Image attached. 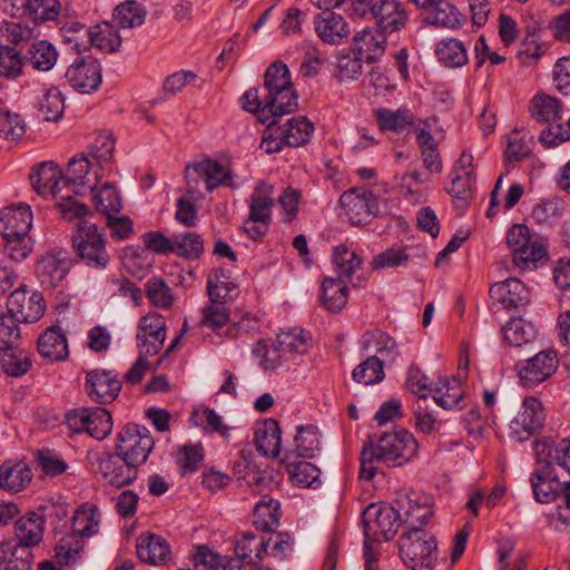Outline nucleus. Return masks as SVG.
I'll use <instances>...</instances> for the list:
<instances>
[{"instance_id": "nucleus-1", "label": "nucleus", "mask_w": 570, "mask_h": 570, "mask_svg": "<svg viewBox=\"0 0 570 570\" xmlns=\"http://www.w3.org/2000/svg\"><path fill=\"white\" fill-rule=\"evenodd\" d=\"M417 451V443L412 433L406 430H396L383 433L376 443L372 441L364 445L361 452L360 478L372 480L379 464L400 466L409 462Z\"/></svg>"}, {"instance_id": "nucleus-2", "label": "nucleus", "mask_w": 570, "mask_h": 570, "mask_svg": "<svg viewBox=\"0 0 570 570\" xmlns=\"http://www.w3.org/2000/svg\"><path fill=\"white\" fill-rule=\"evenodd\" d=\"M400 521L399 511L391 505L372 503L363 511L362 524L365 538L363 553L366 570H374L377 563V554L372 543H380L394 538Z\"/></svg>"}, {"instance_id": "nucleus-3", "label": "nucleus", "mask_w": 570, "mask_h": 570, "mask_svg": "<svg viewBox=\"0 0 570 570\" xmlns=\"http://www.w3.org/2000/svg\"><path fill=\"white\" fill-rule=\"evenodd\" d=\"M264 88L267 90L265 106L272 116L291 114L297 108V95L291 72L283 61L273 62L265 71Z\"/></svg>"}, {"instance_id": "nucleus-4", "label": "nucleus", "mask_w": 570, "mask_h": 570, "mask_svg": "<svg viewBox=\"0 0 570 570\" xmlns=\"http://www.w3.org/2000/svg\"><path fill=\"white\" fill-rule=\"evenodd\" d=\"M39 31L28 23L19 21L3 20L0 22V76L6 78H16L21 75L24 65L23 55L21 56L16 48L9 43L19 45L38 38Z\"/></svg>"}, {"instance_id": "nucleus-5", "label": "nucleus", "mask_w": 570, "mask_h": 570, "mask_svg": "<svg viewBox=\"0 0 570 570\" xmlns=\"http://www.w3.org/2000/svg\"><path fill=\"white\" fill-rule=\"evenodd\" d=\"M400 556L412 570H432L438 560V542L425 529L405 530L399 539Z\"/></svg>"}, {"instance_id": "nucleus-6", "label": "nucleus", "mask_w": 570, "mask_h": 570, "mask_svg": "<svg viewBox=\"0 0 570 570\" xmlns=\"http://www.w3.org/2000/svg\"><path fill=\"white\" fill-rule=\"evenodd\" d=\"M72 248L87 267L105 269L110 263V255L106 248V239L99 232L97 224L81 220L75 225L71 234Z\"/></svg>"}, {"instance_id": "nucleus-7", "label": "nucleus", "mask_w": 570, "mask_h": 570, "mask_svg": "<svg viewBox=\"0 0 570 570\" xmlns=\"http://www.w3.org/2000/svg\"><path fill=\"white\" fill-rule=\"evenodd\" d=\"M65 422L72 433H88L102 441L112 431V417L108 410L100 406L78 407L65 414Z\"/></svg>"}, {"instance_id": "nucleus-8", "label": "nucleus", "mask_w": 570, "mask_h": 570, "mask_svg": "<svg viewBox=\"0 0 570 570\" xmlns=\"http://www.w3.org/2000/svg\"><path fill=\"white\" fill-rule=\"evenodd\" d=\"M154 444L146 426L128 423L117 433L115 450L140 466L147 461Z\"/></svg>"}, {"instance_id": "nucleus-9", "label": "nucleus", "mask_w": 570, "mask_h": 570, "mask_svg": "<svg viewBox=\"0 0 570 570\" xmlns=\"http://www.w3.org/2000/svg\"><path fill=\"white\" fill-rule=\"evenodd\" d=\"M544 420L542 403L534 396H528L509 424V435L518 442L527 441L543 426Z\"/></svg>"}, {"instance_id": "nucleus-10", "label": "nucleus", "mask_w": 570, "mask_h": 570, "mask_svg": "<svg viewBox=\"0 0 570 570\" xmlns=\"http://www.w3.org/2000/svg\"><path fill=\"white\" fill-rule=\"evenodd\" d=\"M340 205L348 222L354 226L367 224L379 212L376 196L364 188H352L344 191L340 197Z\"/></svg>"}, {"instance_id": "nucleus-11", "label": "nucleus", "mask_w": 570, "mask_h": 570, "mask_svg": "<svg viewBox=\"0 0 570 570\" xmlns=\"http://www.w3.org/2000/svg\"><path fill=\"white\" fill-rule=\"evenodd\" d=\"M558 366L557 352L546 350L533 357L518 362L515 368L522 386L533 389L547 381L557 371Z\"/></svg>"}, {"instance_id": "nucleus-12", "label": "nucleus", "mask_w": 570, "mask_h": 570, "mask_svg": "<svg viewBox=\"0 0 570 570\" xmlns=\"http://www.w3.org/2000/svg\"><path fill=\"white\" fill-rule=\"evenodd\" d=\"M122 387V382L116 372L95 368L86 374L83 389L88 397L99 404L114 402Z\"/></svg>"}, {"instance_id": "nucleus-13", "label": "nucleus", "mask_w": 570, "mask_h": 570, "mask_svg": "<svg viewBox=\"0 0 570 570\" xmlns=\"http://www.w3.org/2000/svg\"><path fill=\"white\" fill-rule=\"evenodd\" d=\"M71 267L72 258L67 250H51L38 261L36 275L43 288L52 289L61 284Z\"/></svg>"}, {"instance_id": "nucleus-14", "label": "nucleus", "mask_w": 570, "mask_h": 570, "mask_svg": "<svg viewBox=\"0 0 570 570\" xmlns=\"http://www.w3.org/2000/svg\"><path fill=\"white\" fill-rule=\"evenodd\" d=\"M7 308L19 323L37 322L46 309L42 295L36 291H28L23 286L10 294Z\"/></svg>"}, {"instance_id": "nucleus-15", "label": "nucleus", "mask_w": 570, "mask_h": 570, "mask_svg": "<svg viewBox=\"0 0 570 570\" xmlns=\"http://www.w3.org/2000/svg\"><path fill=\"white\" fill-rule=\"evenodd\" d=\"M98 471L108 484L121 488L137 479L138 465L115 450L98 459Z\"/></svg>"}, {"instance_id": "nucleus-16", "label": "nucleus", "mask_w": 570, "mask_h": 570, "mask_svg": "<svg viewBox=\"0 0 570 570\" xmlns=\"http://www.w3.org/2000/svg\"><path fill=\"white\" fill-rule=\"evenodd\" d=\"M193 169L197 176L203 179L207 191H213L218 187L236 188L232 169L212 158H204L199 161L187 164L185 168V177L190 186L189 170Z\"/></svg>"}, {"instance_id": "nucleus-17", "label": "nucleus", "mask_w": 570, "mask_h": 570, "mask_svg": "<svg viewBox=\"0 0 570 570\" xmlns=\"http://www.w3.org/2000/svg\"><path fill=\"white\" fill-rule=\"evenodd\" d=\"M91 161L83 155L72 157L68 163L62 185L76 195L94 191L102 175L98 170L90 173Z\"/></svg>"}, {"instance_id": "nucleus-18", "label": "nucleus", "mask_w": 570, "mask_h": 570, "mask_svg": "<svg viewBox=\"0 0 570 570\" xmlns=\"http://www.w3.org/2000/svg\"><path fill=\"white\" fill-rule=\"evenodd\" d=\"M65 76L73 89L81 94H91L101 83V67L96 59L81 57L68 67Z\"/></svg>"}, {"instance_id": "nucleus-19", "label": "nucleus", "mask_w": 570, "mask_h": 570, "mask_svg": "<svg viewBox=\"0 0 570 570\" xmlns=\"http://www.w3.org/2000/svg\"><path fill=\"white\" fill-rule=\"evenodd\" d=\"M537 463L558 466L570 474V438L559 441L552 436H542L533 442Z\"/></svg>"}, {"instance_id": "nucleus-20", "label": "nucleus", "mask_w": 570, "mask_h": 570, "mask_svg": "<svg viewBox=\"0 0 570 570\" xmlns=\"http://www.w3.org/2000/svg\"><path fill=\"white\" fill-rule=\"evenodd\" d=\"M137 342L141 354L156 355L166 340V322L158 313H149L138 324Z\"/></svg>"}, {"instance_id": "nucleus-21", "label": "nucleus", "mask_w": 570, "mask_h": 570, "mask_svg": "<svg viewBox=\"0 0 570 570\" xmlns=\"http://www.w3.org/2000/svg\"><path fill=\"white\" fill-rule=\"evenodd\" d=\"M489 295L493 305L500 304L508 311L519 309L530 302L529 289L518 278H508L493 284L489 289Z\"/></svg>"}, {"instance_id": "nucleus-22", "label": "nucleus", "mask_w": 570, "mask_h": 570, "mask_svg": "<svg viewBox=\"0 0 570 570\" xmlns=\"http://www.w3.org/2000/svg\"><path fill=\"white\" fill-rule=\"evenodd\" d=\"M372 19L377 30L386 33L400 31L407 23L409 17L403 4L397 0H379Z\"/></svg>"}, {"instance_id": "nucleus-23", "label": "nucleus", "mask_w": 570, "mask_h": 570, "mask_svg": "<svg viewBox=\"0 0 570 570\" xmlns=\"http://www.w3.org/2000/svg\"><path fill=\"white\" fill-rule=\"evenodd\" d=\"M31 185L38 195L48 198L58 197L65 188L63 176L60 169L52 161L41 163L29 176Z\"/></svg>"}, {"instance_id": "nucleus-24", "label": "nucleus", "mask_w": 570, "mask_h": 570, "mask_svg": "<svg viewBox=\"0 0 570 570\" xmlns=\"http://www.w3.org/2000/svg\"><path fill=\"white\" fill-rule=\"evenodd\" d=\"M530 483L534 499L540 503H550L559 498L561 483L553 468L546 463H537Z\"/></svg>"}, {"instance_id": "nucleus-25", "label": "nucleus", "mask_w": 570, "mask_h": 570, "mask_svg": "<svg viewBox=\"0 0 570 570\" xmlns=\"http://www.w3.org/2000/svg\"><path fill=\"white\" fill-rule=\"evenodd\" d=\"M32 226L31 208L27 204L10 206L0 212V234L2 236H24Z\"/></svg>"}, {"instance_id": "nucleus-26", "label": "nucleus", "mask_w": 570, "mask_h": 570, "mask_svg": "<svg viewBox=\"0 0 570 570\" xmlns=\"http://www.w3.org/2000/svg\"><path fill=\"white\" fill-rule=\"evenodd\" d=\"M417 8L428 12L431 24L454 28L460 24L461 13L449 0H411Z\"/></svg>"}, {"instance_id": "nucleus-27", "label": "nucleus", "mask_w": 570, "mask_h": 570, "mask_svg": "<svg viewBox=\"0 0 570 570\" xmlns=\"http://www.w3.org/2000/svg\"><path fill=\"white\" fill-rule=\"evenodd\" d=\"M136 551L140 561L153 566L166 564L171 556L167 540L153 533L138 537Z\"/></svg>"}, {"instance_id": "nucleus-28", "label": "nucleus", "mask_w": 570, "mask_h": 570, "mask_svg": "<svg viewBox=\"0 0 570 570\" xmlns=\"http://www.w3.org/2000/svg\"><path fill=\"white\" fill-rule=\"evenodd\" d=\"M362 348L366 352L373 350V355H379L383 367L394 364L400 356L396 341L381 330L366 332L362 338Z\"/></svg>"}, {"instance_id": "nucleus-29", "label": "nucleus", "mask_w": 570, "mask_h": 570, "mask_svg": "<svg viewBox=\"0 0 570 570\" xmlns=\"http://www.w3.org/2000/svg\"><path fill=\"white\" fill-rule=\"evenodd\" d=\"M314 24L317 36L326 43H341L350 36V28L345 19L332 10L318 13Z\"/></svg>"}, {"instance_id": "nucleus-30", "label": "nucleus", "mask_w": 570, "mask_h": 570, "mask_svg": "<svg viewBox=\"0 0 570 570\" xmlns=\"http://www.w3.org/2000/svg\"><path fill=\"white\" fill-rule=\"evenodd\" d=\"M386 37L383 32L364 29L354 37L353 52L367 63L377 61L385 52Z\"/></svg>"}, {"instance_id": "nucleus-31", "label": "nucleus", "mask_w": 570, "mask_h": 570, "mask_svg": "<svg viewBox=\"0 0 570 570\" xmlns=\"http://www.w3.org/2000/svg\"><path fill=\"white\" fill-rule=\"evenodd\" d=\"M43 517H40L36 512H29L21 517L14 523V534L17 538V547L31 548L38 546L43 538Z\"/></svg>"}, {"instance_id": "nucleus-32", "label": "nucleus", "mask_w": 570, "mask_h": 570, "mask_svg": "<svg viewBox=\"0 0 570 570\" xmlns=\"http://www.w3.org/2000/svg\"><path fill=\"white\" fill-rule=\"evenodd\" d=\"M256 450L265 456L276 458L281 452L282 431L274 419H266L257 426L254 435Z\"/></svg>"}, {"instance_id": "nucleus-33", "label": "nucleus", "mask_w": 570, "mask_h": 570, "mask_svg": "<svg viewBox=\"0 0 570 570\" xmlns=\"http://www.w3.org/2000/svg\"><path fill=\"white\" fill-rule=\"evenodd\" d=\"M36 39H32L33 41L29 43L23 53L24 65L39 71H49L57 63L58 51L51 42Z\"/></svg>"}, {"instance_id": "nucleus-34", "label": "nucleus", "mask_w": 570, "mask_h": 570, "mask_svg": "<svg viewBox=\"0 0 570 570\" xmlns=\"http://www.w3.org/2000/svg\"><path fill=\"white\" fill-rule=\"evenodd\" d=\"M273 194L274 187L265 181L254 188L249 202L250 223H269L274 206Z\"/></svg>"}, {"instance_id": "nucleus-35", "label": "nucleus", "mask_w": 570, "mask_h": 570, "mask_svg": "<svg viewBox=\"0 0 570 570\" xmlns=\"http://www.w3.org/2000/svg\"><path fill=\"white\" fill-rule=\"evenodd\" d=\"M294 442L295 449L286 452L285 461H291L293 458L312 459L321 450L318 430L314 425L298 426Z\"/></svg>"}, {"instance_id": "nucleus-36", "label": "nucleus", "mask_w": 570, "mask_h": 570, "mask_svg": "<svg viewBox=\"0 0 570 570\" xmlns=\"http://www.w3.org/2000/svg\"><path fill=\"white\" fill-rule=\"evenodd\" d=\"M404 512V525L406 530L424 529L433 515V509L430 499L425 495L407 497Z\"/></svg>"}, {"instance_id": "nucleus-37", "label": "nucleus", "mask_w": 570, "mask_h": 570, "mask_svg": "<svg viewBox=\"0 0 570 570\" xmlns=\"http://www.w3.org/2000/svg\"><path fill=\"white\" fill-rule=\"evenodd\" d=\"M530 114L538 122L558 124L562 118V102L547 94H537L530 102Z\"/></svg>"}, {"instance_id": "nucleus-38", "label": "nucleus", "mask_w": 570, "mask_h": 570, "mask_svg": "<svg viewBox=\"0 0 570 570\" xmlns=\"http://www.w3.org/2000/svg\"><path fill=\"white\" fill-rule=\"evenodd\" d=\"M314 126L306 117L291 118L284 126L276 125V131H279V138L286 146L298 147L307 144L313 134Z\"/></svg>"}, {"instance_id": "nucleus-39", "label": "nucleus", "mask_w": 570, "mask_h": 570, "mask_svg": "<svg viewBox=\"0 0 570 570\" xmlns=\"http://www.w3.org/2000/svg\"><path fill=\"white\" fill-rule=\"evenodd\" d=\"M32 480L30 468L23 463L4 462L0 466V488L19 492L23 490Z\"/></svg>"}, {"instance_id": "nucleus-40", "label": "nucleus", "mask_w": 570, "mask_h": 570, "mask_svg": "<svg viewBox=\"0 0 570 570\" xmlns=\"http://www.w3.org/2000/svg\"><path fill=\"white\" fill-rule=\"evenodd\" d=\"M277 344L285 355H304L312 346V335L301 327L282 330L277 334Z\"/></svg>"}, {"instance_id": "nucleus-41", "label": "nucleus", "mask_w": 570, "mask_h": 570, "mask_svg": "<svg viewBox=\"0 0 570 570\" xmlns=\"http://www.w3.org/2000/svg\"><path fill=\"white\" fill-rule=\"evenodd\" d=\"M20 2L23 9L22 14L28 16L37 31V26L40 22L55 20L59 14V1L58 0H14L13 6Z\"/></svg>"}, {"instance_id": "nucleus-42", "label": "nucleus", "mask_w": 570, "mask_h": 570, "mask_svg": "<svg viewBox=\"0 0 570 570\" xmlns=\"http://www.w3.org/2000/svg\"><path fill=\"white\" fill-rule=\"evenodd\" d=\"M281 504L277 500L264 495L254 508L253 525L261 531H272L278 525Z\"/></svg>"}, {"instance_id": "nucleus-43", "label": "nucleus", "mask_w": 570, "mask_h": 570, "mask_svg": "<svg viewBox=\"0 0 570 570\" xmlns=\"http://www.w3.org/2000/svg\"><path fill=\"white\" fill-rule=\"evenodd\" d=\"M38 351L50 361H62L68 356L67 338L60 330L48 328L38 340Z\"/></svg>"}, {"instance_id": "nucleus-44", "label": "nucleus", "mask_w": 570, "mask_h": 570, "mask_svg": "<svg viewBox=\"0 0 570 570\" xmlns=\"http://www.w3.org/2000/svg\"><path fill=\"white\" fill-rule=\"evenodd\" d=\"M438 60L448 68H459L468 62L463 42L454 38L442 39L435 47Z\"/></svg>"}, {"instance_id": "nucleus-45", "label": "nucleus", "mask_w": 570, "mask_h": 570, "mask_svg": "<svg viewBox=\"0 0 570 570\" xmlns=\"http://www.w3.org/2000/svg\"><path fill=\"white\" fill-rule=\"evenodd\" d=\"M100 522V513L96 505L85 503L80 505L72 517V533L79 537H91L97 533Z\"/></svg>"}, {"instance_id": "nucleus-46", "label": "nucleus", "mask_w": 570, "mask_h": 570, "mask_svg": "<svg viewBox=\"0 0 570 570\" xmlns=\"http://www.w3.org/2000/svg\"><path fill=\"white\" fill-rule=\"evenodd\" d=\"M321 293L323 306L330 312H338L347 302L348 287L343 279L327 277L322 283Z\"/></svg>"}, {"instance_id": "nucleus-47", "label": "nucleus", "mask_w": 570, "mask_h": 570, "mask_svg": "<svg viewBox=\"0 0 570 570\" xmlns=\"http://www.w3.org/2000/svg\"><path fill=\"white\" fill-rule=\"evenodd\" d=\"M86 43L82 48L95 46L106 52H115L121 45L120 36L109 26H95L86 30Z\"/></svg>"}, {"instance_id": "nucleus-48", "label": "nucleus", "mask_w": 570, "mask_h": 570, "mask_svg": "<svg viewBox=\"0 0 570 570\" xmlns=\"http://www.w3.org/2000/svg\"><path fill=\"white\" fill-rule=\"evenodd\" d=\"M32 552L27 548H19L16 543L4 542V551L0 556L1 570H31Z\"/></svg>"}, {"instance_id": "nucleus-49", "label": "nucleus", "mask_w": 570, "mask_h": 570, "mask_svg": "<svg viewBox=\"0 0 570 570\" xmlns=\"http://www.w3.org/2000/svg\"><path fill=\"white\" fill-rule=\"evenodd\" d=\"M352 377L355 382L364 385L382 382L385 377V373L382 362L379 361V355L367 356L353 370Z\"/></svg>"}, {"instance_id": "nucleus-50", "label": "nucleus", "mask_w": 570, "mask_h": 570, "mask_svg": "<svg viewBox=\"0 0 570 570\" xmlns=\"http://www.w3.org/2000/svg\"><path fill=\"white\" fill-rule=\"evenodd\" d=\"M146 11L141 3L135 0H127L116 7L114 19L122 28H135L144 23Z\"/></svg>"}, {"instance_id": "nucleus-51", "label": "nucleus", "mask_w": 570, "mask_h": 570, "mask_svg": "<svg viewBox=\"0 0 570 570\" xmlns=\"http://www.w3.org/2000/svg\"><path fill=\"white\" fill-rule=\"evenodd\" d=\"M333 261L340 279H352L353 274L362 265V258L351 250L346 245H338L334 248Z\"/></svg>"}, {"instance_id": "nucleus-52", "label": "nucleus", "mask_w": 570, "mask_h": 570, "mask_svg": "<svg viewBox=\"0 0 570 570\" xmlns=\"http://www.w3.org/2000/svg\"><path fill=\"white\" fill-rule=\"evenodd\" d=\"M65 110V99L57 87L49 88L39 102V115L46 121H57L61 118Z\"/></svg>"}, {"instance_id": "nucleus-53", "label": "nucleus", "mask_w": 570, "mask_h": 570, "mask_svg": "<svg viewBox=\"0 0 570 570\" xmlns=\"http://www.w3.org/2000/svg\"><path fill=\"white\" fill-rule=\"evenodd\" d=\"M463 395V390L456 377L445 379L442 386L434 389L433 401L442 409L451 410L459 405Z\"/></svg>"}, {"instance_id": "nucleus-54", "label": "nucleus", "mask_w": 570, "mask_h": 570, "mask_svg": "<svg viewBox=\"0 0 570 570\" xmlns=\"http://www.w3.org/2000/svg\"><path fill=\"white\" fill-rule=\"evenodd\" d=\"M0 364L6 374L20 377L29 371L31 360L24 351H14L13 347H11L10 350L3 351L0 357Z\"/></svg>"}, {"instance_id": "nucleus-55", "label": "nucleus", "mask_w": 570, "mask_h": 570, "mask_svg": "<svg viewBox=\"0 0 570 570\" xmlns=\"http://www.w3.org/2000/svg\"><path fill=\"white\" fill-rule=\"evenodd\" d=\"M174 253L186 259H197L204 253V243L197 233L174 236Z\"/></svg>"}, {"instance_id": "nucleus-56", "label": "nucleus", "mask_w": 570, "mask_h": 570, "mask_svg": "<svg viewBox=\"0 0 570 570\" xmlns=\"http://www.w3.org/2000/svg\"><path fill=\"white\" fill-rule=\"evenodd\" d=\"M288 462L292 481L302 488H317L321 484L320 470L314 464L299 461L297 463Z\"/></svg>"}, {"instance_id": "nucleus-57", "label": "nucleus", "mask_w": 570, "mask_h": 570, "mask_svg": "<svg viewBox=\"0 0 570 570\" xmlns=\"http://www.w3.org/2000/svg\"><path fill=\"white\" fill-rule=\"evenodd\" d=\"M96 210L106 217L121 210V200L115 187L106 183L99 190H94Z\"/></svg>"}, {"instance_id": "nucleus-58", "label": "nucleus", "mask_w": 570, "mask_h": 570, "mask_svg": "<svg viewBox=\"0 0 570 570\" xmlns=\"http://www.w3.org/2000/svg\"><path fill=\"white\" fill-rule=\"evenodd\" d=\"M426 403L428 394L417 396L413 412L417 431L424 434H431L440 430L442 422L435 419Z\"/></svg>"}, {"instance_id": "nucleus-59", "label": "nucleus", "mask_w": 570, "mask_h": 570, "mask_svg": "<svg viewBox=\"0 0 570 570\" xmlns=\"http://www.w3.org/2000/svg\"><path fill=\"white\" fill-rule=\"evenodd\" d=\"M376 121L381 129L399 132L413 124V117L407 110L383 108L376 111Z\"/></svg>"}, {"instance_id": "nucleus-60", "label": "nucleus", "mask_w": 570, "mask_h": 570, "mask_svg": "<svg viewBox=\"0 0 570 570\" xmlns=\"http://www.w3.org/2000/svg\"><path fill=\"white\" fill-rule=\"evenodd\" d=\"M504 340L513 346H521L535 337V331L522 318H513L503 327Z\"/></svg>"}, {"instance_id": "nucleus-61", "label": "nucleus", "mask_w": 570, "mask_h": 570, "mask_svg": "<svg viewBox=\"0 0 570 570\" xmlns=\"http://www.w3.org/2000/svg\"><path fill=\"white\" fill-rule=\"evenodd\" d=\"M115 150V139L111 134L99 131L96 134L94 141L90 144V155L102 170L104 166L112 159Z\"/></svg>"}, {"instance_id": "nucleus-62", "label": "nucleus", "mask_w": 570, "mask_h": 570, "mask_svg": "<svg viewBox=\"0 0 570 570\" xmlns=\"http://www.w3.org/2000/svg\"><path fill=\"white\" fill-rule=\"evenodd\" d=\"M145 292L149 302L156 307L168 308L173 304L170 288L161 277L149 278L145 284Z\"/></svg>"}, {"instance_id": "nucleus-63", "label": "nucleus", "mask_w": 570, "mask_h": 570, "mask_svg": "<svg viewBox=\"0 0 570 570\" xmlns=\"http://www.w3.org/2000/svg\"><path fill=\"white\" fill-rule=\"evenodd\" d=\"M236 288V284L229 281V276L224 269H215L208 276L207 293L210 302L218 303L224 301L227 295Z\"/></svg>"}, {"instance_id": "nucleus-64", "label": "nucleus", "mask_w": 570, "mask_h": 570, "mask_svg": "<svg viewBox=\"0 0 570 570\" xmlns=\"http://www.w3.org/2000/svg\"><path fill=\"white\" fill-rule=\"evenodd\" d=\"M83 541L75 534L63 537L56 547V559L59 564L68 566L80 558Z\"/></svg>"}]
</instances>
